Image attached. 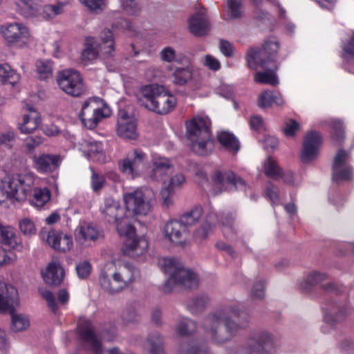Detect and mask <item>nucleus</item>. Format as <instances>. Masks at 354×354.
<instances>
[{
	"label": "nucleus",
	"instance_id": "nucleus-1",
	"mask_svg": "<svg viewBox=\"0 0 354 354\" xmlns=\"http://www.w3.org/2000/svg\"><path fill=\"white\" fill-rule=\"evenodd\" d=\"M240 315L237 306H225L209 313L204 319L203 326L214 343L222 344L230 341L238 330L243 327L242 324L232 319Z\"/></svg>",
	"mask_w": 354,
	"mask_h": 354
},
{
	"label": "nucleus",
	"instance_id": "nucleus-2",
	"mask_svg": "<svg viewBox=\"0 0 354 354\" xmlns=\"http://www.w3.org/2000/svg\"><path fill=\"white\" fill-rule=\"evenodd\" d=\"M187 137L192 151L206 156L214 148V141L210 131V120L206 116H196L187 122Z\"/></svg>",
	"mask_w": 354,
	"mask_h": 354
},
{
	"label": "nucleus",
	"instance_id": "nucleus-3",
	"mask_svg": "<svg viewBox=\"0 0 354 354\" xmlns=\"http://www.w3.org/2000/svg\"><path fill=\"white\" fill-rule=\"evenodd\" d=\"M138 100L142 106L162 115L171 112L176 105V97L158 84L143 86L138 91Z\"/></svg>",
	"mask_w": 354,
	"mask_h": 354
},
{
	"label": "nucleus",
	"instance_id": "nucleus-4",
	"mask_svg": "<svg viewBox=\"0 0 354 354\" xmlns=\"http://www.w3.org/2000/svg\"><path fill=\"white\" fill-rule=\"evenodd\" d=\"M161 270L169 277L164 286L165 292H170L176 286L186 288H195L198 284V276L189 269L185 268L178 261L172 258L163 257L158 260Z\"/></svg>",
	"mask_w": 354,
	"mask_h": 354
},
{
	"label": "nucleus",
	"instance_id": "nucleus-5",
	"mask_svg": "<svg viewBox=\"0 0 354 354\" xmlns=\"http://www.w3.org/2000/svg\"><path fill=\"white\" fill-rule=\"evenodd\" d=\"M123 200L127 212L133 215L146 216L152 211L156 194L152 189L142 187L124 193Z\"/></svg>",
	"mask_w": 354,
	"mask_h": 354
},
{
	"label": "nucleus",
	"instance_id": "nucleus-6",
	"mask_svg": "<svg viewBox=\"0 0 354 354\" xmlns=\"http://www.w3.org/2000/svg\"><path fill=\"white\" fill-rule=\"evenodd\" d=\"M118 233L125 237L124 252L131 257H138L144 254L148 248V241L143 236H138L136 230L129 221H123L118 225Z\"/></svg>",
	"mask_w": 354,
	"mask_h": 354
},
{
	"label": "nucleus",
	"instance_id": "nucleus-7",
	"mask_svg": "<svg viewBox=\"0 0 354 354\" xmlns=\"http://www.w3.org/2000/svg\"><path fill=\"white\" fill-rule=\"evenodd\" d=\"M110 114V109L105 106L102 100L99 97H91L83 103L80 118L85 127L92 129L97 127L100 121L109 117Z\"/></svg>",
	"mask_w": 354,
	"mask_h": 354
},
{
	"label": "nucleus",
	"instance_id": "nucleus-8",
	"mask_svg": "<svg viewBox=\"0 0 354 354\" xmlns=\"http://www.w3.org/2000/svg\"><path fill=\"white\" fill-rule=\"evenodd\" d=\"M279 42L276 38L268 39L261 49L251 48L246 56L248 66L252 69L263 66L266 63L275 64V57L279 49Z\"/></svg>",
	"mask_w": 354,
	"mask_h": 354
},
{
	"label": "nucleus",
	"instance_id": "nucleus-9",
	"mask_svg": "<svg viewBox=\"0 0 354 354\" xmlns=\"http://www.w3.org/2000/svg\"><path fill=\"white\" fill-rule=\"evenodd\" d=\"M0 33L5 41L11 46L23 47L30 37L28 27L22 23H6L0 26Z\"/></svg>",
	"mask_w": 354,
	"mask_h": 354
},
{
	"label": "nucleus",
	"instance_id": "nucleus-10",
	"mask_svg": "<svg viewBox=\"0 0 354 354\" xmlns=\"http://www.w3.org/2000/svg\"><path fill=\"white\" fill-rule=\"evenodd\" d=\"M59 87L68 95L78 97L86 92V87L80 73L73 69H66L58 74Z\"/></svg>",
	"mask_w": 354,
	"mask_h": 354
},
{
	"label": "nucleus",
	"instance_id": "nucleus-11",
	"mask_svg": "<svg viewBox=\"0 0 354 354\" xmlns=\"http://www.w3.org/2000/svg\"><path fill=\"white\" fill-rule=\"evenodd\" d=\"M213 192L215 194L232 189L246 191L245 182L232 171L222 172L216 170L212 176Z\"/></svg>",
	"mask_w": 354,
	"mask_h": 354
},
{
	"label": "nucleus",
	"instance_id": "nucleus-12",
	"mask_svg": "<svg viewBox=\"0 0 354 354\" xmlns=\"http://www.w3.org/2000/svg\"><path fill=\"white\" fill-rule=\"evenodd\" d=\"M103 237L102 232L91 223L82 221L74 230L75 241L81 249L92 247Z\"/></svg>",
	"mask_w": 354,
	"mask_h": 354
},
{
	"label": "nucleus",
	"instance_id": "nucleus-13",
	"mask_svg": "<svg viewBox=\"0 0 354 354\" xmlns=\"http://www.w3.org/2000/svg\"><path fill=\"white\" fill-rule=\"evenodd\" d=\"M162 233L164 239L174 245L185 246L188 243L187 228L180 220H172L164 225Z\"/></svg>",
	"mask_w": 354,
	"mask_h": 354
},
{
	"label": "nucleus",
	"instance_id": "nucleus-14",
	"mask_svg": "<svg viewBox=\"0 0 354 354\" xmlns=\"http://www.w3.org/2000/svg\"><path fill=\"white\" fill-rule=\"evenodd\" d=\"M147 161V155L139 149L134 150L119 162L120 170L127 176L134 178L140 176Z\"/></svg>",
	"mask_w": 354,
	"mask_h": 354
},
{
	"label": "nucleus",
	"instance_id": "nucleus-15",
	"mask_svg": "<svg viewBox=\"0 0 354 354\" xmlns=\"http://www.w3.org/2000/svg\"><path fill=\"white\" fill-rule=\"evenodd\" d=\"M350 158L349 152L344 149L337 151L332 166L333 180L339 183L352 179L353 168L349 165Z\"/></svg>",
	"mask_w": 354,
	"mask_h": 354
},
{
	"label": "nucleus",
	"instance_id": "nucleus-16",
	"mask_svg": "<svg viewBox=\"0 0 354 354\" xmlns=\"http://www.w3.org/2000/svg\"><path fill=\"white\" fill-rule=\"evenodd\" d=\"M151 165V168H148L145 172V178L149 181L162 182L165 184L166 176L172 168L171 160L159 155H153Z\"/></svg>",
	"mask_w": 354,
	"mask_h": 354
},
{
	"label": "nucleus",
	"instance_id": "nucleus-17",
	"mask_svg": "<svg viewBox=\"0 0 354 354\" xmlns=\"http://www.w3.org/2000/svg\"><path fill=\"white\" fill-rule=\"evenodd\" d=\"M322 143V137L317 131H310L304 139L300 158L303 163L309 164L317 159Z\"/></svg>",
	"mask_w": 354,
	"mask_h": 354
},
{
	"label": "nucleus",
	"instance_id": "nucleus-18",
	"mask_svg": "<svg viewBox=\"0 0 354 354\" xmlns=\"http://www.w3.org/2000/svg\"><path fill=\"white\" fill-rule=\"evenodd\" d=\"M112 277H115L122 290L127 288L140 277L139 270L128 262H113Z\"/></svg>",
	"mask_w": 354,
	"mask_h": 354
},
{
	"label": "nucleus",
	"instance_id": "nucleus-19",
	"mask_svg": "<svg viewBox=\"0 0 354 354\" xmlns=\"http://www.w3.org/2000/svg\"><path fill=\"white\" fill-rule=\"evenodd\" d=\"M276 339L268 331H260L252 334L248 339V346L259 354H270L275 348Z\"/></svg>",
	"mask_w": 354,
	"mask_h": 354
},
{
	"label": "nucleus",
	"instance_id": "nucleus-20",
	"mask_svg": "<svg viewBox=\"0 0 354 354\" xmlns=\"http://www.w3.org/2000/svg\"><path fill=\"white\" fill-rule=\"evenodd\" d=\"M209 28V21L204 8L196 10L187 19V29L194 36H204Z\"/></svg>",
	"mask_w": 354,
	"mask_h": 354
},
{
	"label": "nucleus",
	"instance_id": "nucleus-21",
	"mask_svg": "<svg viewBox=\"0 0 354 354\" xmlns=\"http://www.w3.org/2000/svg\"><path fill=\"white\" fill-rule=\"evenodd\" d=\"M137 120L125 111L120 110L118 114L117 134L123 138L136 140L138 137Z\"/></svg>",
	"mask_w": 354,
	"mask_h": 354
},
{
	"label": "nucleus",
	"instance_id": "nucleus-22",
	"mask_svg": "<svg viewBox=\"0 0 354 354\" xmlns=\"http://www.w3.org/2000/svg\"><path fill=\"white\" fill-rule=\"evenodd\" d=\"M100 212L107 222L116 224L117 230L119 223L125 220L129 221L127 216H124V209L119 201L111 197L105 198L104 204L100 207Z\"/></svg>",
	"mask_w": 354,
	"mask_h": 354
},
{
	"label": "nucleus",
	"instance_id": "nucleus-23",
	"mask_svg": "<svg viewBox=\"0 0 354 354\" xmlns=\"http://www.w3.org/2000/svg\"><path fill=\"white\" fill-rule=\"evenodd\" d=\"M80 150L90 160L104 162L106 160L103 144L91 138L82 139L79 143Z\"/></svg>",
	"mask_w": 354,
	"mask_h": 354
},
{
	"label": "nucleus",
	"instance_id": "nucleus-24",
	"mask_svg": "<svg viewBox=\"0 0 354 354\" xmlns=\"http://www.w3.org/2000/svg\"><path fill=\"white\" fill-rule=\"evenodd\" d=\"M78 330L82 339L86 346L95 353L102 352L101 342L95 335L91 323L86 319H81L78 324Z\"/></svg>",
	"mask_w": 354,
	"mask_h": 354
},
{
	"label": "nucleus",
	"instance_id": "nucleus-25",
	"mask_svg": "<svg viewBox=\"0 0 354 354\" xmlns=\"http://www.w3.org/2000/svg\"><path fill=\"white\" fill-rule=\"evenodd\" d=\"M18 304L17 290L12 285L0 281V313L11 311Z\"/></svg>",
	"mask_w": 354,
	"mask_h": 354
},
{
	"label": "nucleus",
	"instance_id": "nucleus-26",
	"mask_svg": "<svg viewBox=\"0 0 354 354\" xmlns=\"http://www.w3.org/2000/svg\"><path fill=\"white\" fill-rule=\"evenodd\" d=\"M46 242L55 250L64 253L70 251L73 247L72 236L57 230L48 232Z\"/></svg>",
	"mask_w": 354,
	"mask_h": 354
},
{
	"label": "nucleus",
	"instance_id": "nucleus-27",
	"mask_svg": "<svg viewBox=\"0 0 354 354\" xmlns=\"http://www.w3.org/2000/svg\"><path fill=\"white\" fill-rule=\"evenodd\" d=\"M0 196L16 201L25 200V195L20 192L16 176H6L1 180Z\"/></svg>",
	"mask_w": 354,
	"mask_h": 354
},
{
	"label": "nucleus",
	"instance_id": "nucleus-28",
	"mask_svg": "<svg viewBox=\"0 0 354 354\" xmlns=\"http://www.w3.org/2000/svg\"><path fill=\"white\" fill-rule=\"evenodd\" d=\"M64 271L57 258H53L41 271V277L47 284L58 285L64 278Z\"/></svg>",
	"mask_w": 354,
	"mask_h": 354
},
{
	"label": "nucleus",
	"instance_id": "nucleus-29",
	"mask_svg": "<svg viewBox=\"0 0 354 354\" xmlns=\"http://www.w3.org/2000/svg\"><path fill=\"white\" fill-rule=\"evenodd\" d=\"M113 268V262L106 263L102 269L99 276V283L101 288L110 294L119 292L122 290L115 277H112Z\"/></svg>",
	"mask_w": 354,
	"mask_h": 354
},
{
	"label": "nucleus",
	"instance_id": "nucleus-30",
	"mask_svg": "<svg viewBox=\"0 0 354 354\" xmlns=\"http://www.w3.org/2000/svg\"><path fill=\"white\" fill-rule=\"evenodd\" d=\"M58 161L59 157L54 155L41 154L33 157V165L40 173L51 171L57 167Z\"/></svg>",
	"mask_w": 354,
	"mask_h": 354
},
{
	"label": "nucleus",
	"instance_id": "nucleus-31",
	"mask_svg": "<svg viewBox=\"0 0 354 354\" xmlns=\"http://www.w3.org/2000/svg\"><path fill=\"white\" fill-rule=\"evenodd\" d=\"M17 12L24 17L36 16L41 8V0H15Z\"/></svg>",
	"mask_w": 354,
	"mask_h": 354
},
{
	"label": "nucleus",
	"instance_id": "nucleus-32",
	"mask_svg": "<svg viewBox=\"0 0 354 354\" xmlns=\"http://www.w3.org/2000/svg\"><path fill=\"white\" fill-rule=\"evenodd\" d=\"M328 279V275L322 272L313 270L308 273L299 283V288L306 292H310L313 287L321 284Z\"/></svg>",
	"mask_w": 354,
	"mask_h": 354
},
{
	"label": "nucleus",
	"instance_id": "nucleus-33",
	"mask_svg": "<svg viewBox=\"0 0 354 354\" xmlns=\"http://www.w3.org/2000/svg\"><path fill=\"white\" fill-rule=\"evenodd\" d=\"M273 104L277 106H282L285 104V100L280 93L268 90L259 94L257 99V105L260 108H269Z\"/></svg>",
	"mask_w": 354,
	"mask_h": 354
},
{
	"label": "nucleus",
	"instance_id": "nucleus-34",
	"mask_svg": "<svg viewBox=\"0 0 354 354\" xmlns=\"http://www.w3.org/2000/svg\"><path fill=\"white\" fill-rule=\"evenodd\" d=\"M100 53H102L101 48L97 40L93 37L86 38L84 49L82 53V60L86 63L93 62L98 58Z\"/></svg>",
	"mask_w": 354,
	"mask_h": 354
},
{
	"label": "nucleus",
	"instance_id": "nucleus-35",
	"mask_svg": "<svg viewBox=\"0 0 354 354\" xmlns=\"http://www.w3.org/2000/svg\"><path fill=\"white\" fill-rule=\"evenodd\" d=\"M40 123L41 118L39 113H33L32 115H22L17 127L21 133L29 134L36 130Z\"/></svg>",
	"mask_w": 354,
	"mask_h": 354
},
{
	"label": "nucleus",
	"instance_id": "nucleus-36",
	"mask_svg": "<svg viewBox=\"0 0 354 354\" xmlns=\"http://www.w3.org/2000/svg\"><path fill=\"white\" fill-rule=\"evenodd\" d=\"M172 82L178 86H183L193 78V68L188 65L186 67H176L171 74Z\"/></svg>",
	"mask_w": 354,
	"mask_h": 354
},
{
	"label": "nucleus",
	"instance_id": "nucleus-37",
	"mask_svg": "<svg viewBox=\"0 0 354 354\" xmlns=\"http://www.w3.org/2000/svg\"><path fill=\"white\" fill-rule=\"evenodd\" d=\"M64 6L65 4L61 2H58L56 4H46L43 6H41L36 16L41 17L45 20L53 19L58 15L63 13Z\"/></svg>",
	"mask_w": 354,
	"mask_h": 354
},
{
	"label": "nucleus",
	"instance_id": "nucleus-38",
	"mask_svg": "<svg viewBox=\"0 0 354 354\" xmlns=\"http://www.w3.org/2000/svg\"><path fill=\"white\" fill-rule=\"evenodd\" d=\"M50 192L47 188H35L30 198L32 206L40 209L50 200Z\"/></svg>",
	"mask_w": 354,
	"mask_h": 354
},
{
	"label": "nucleus",
	"instance_id": "nucleus-39",
	"mask_svg": "<svg viewBox=\"0 0 354 354\" xmlns=\"http://www.w3.org/2000/svg\"><path fill=\"white\" fill-rule=\"evenodd\" d=\"M277 68L276 64H272L270 68L265 71L257 73L254 75V81L261 84L277 85L279 80L276 75Z\"/></svg>",
	"mask_w": 354,
	"mask_h": 354
},
{
	"label": "nucleus",
	"instance_id": "nucleus-40",
	"mask_svg": "<svg viewBox=\"0 0 354 354\" xmlns=\"http://www.w3.org/2000/svg\"><path fill=\"white\" fill-rule=\"evenodd\" d=\"M348 314V308L344 306L335 305L326 313L324 319L326 323L333 324L343 321Z\"/></svg>",
	"mask_w": 354,
	"mask_h": 354
},
{
	"label": "nucleus",
	"instance_id": "nucleus-41",
	"mask_svg": "<svg viewBox=\"0 0 354 354\" xmlns=\"http://www.w3.org/2000/svg\"><path fill=\"white\" fill-rule=\"evenodd\" d=\"M263 170L266 176L274 180H278L282 177V169L279 167L277 160L272 157H268L264 160Z\"/></svg>",
	"mask_w": 354,
	"mask_h": 354
},
{
	"label": "nucleus",
	"instance_id": "nucleus-42",
	"mask_svg": "<svg viewBox=\"0 0 354 354\" xmlns=\"http://www.w3.org/2000/svg\"><path fill=\"white\" fill-rule=\"evenodd\" d=\"M17 181L19 186L20 192L25 195V200L30 194L32 186L36 180L35 175L32 172H28L16 176Z\"/></svg>",
	"mask_w": 354,
	"mask_h": 354
},
{
	"label": "nucleus",
	"instance_id": "nucleus-43",
	"mask_svg": "<svg viewBox=\"0 0 354 354\" xmlns=\"http://www.w3.org/2000/svg\"><path fill=\"white\" fill-rule=\"evenodd\" d=\"M102 53L111 55L115 50V39L113 32L109 29H104L100 34Z\"/></svg>",
	"mask_w": 354,
	"mask_h": 354
},
{
	"label": "nucleus",
	"instance_id": "nucleus-44",
	"mask_svg": "<svg viewBox=\"0 0 354 354\" xmlns=\"http://www.w3.org/2000/svg\"><path fill=\"white\" fill-rule=\"evenodd\" d=\"M0 242L10 248H15L17 247V240L15 229L10 225L0 226Z\"/></svg>",
	"mask_w": 354,
	"mask_h": 354
},
{
	"label": "nucleus",
	"instance_id": "nucleus-45",
	"mask_svg": "<svg viewBox=\"0 0 354 354\" xmlns=\"http://www.w3.org/2000/svg\"><path fill=\"white\" fill-rule=\"evenodd\" d=\"M227 19H241L244 14L242 0H227Z\"/></svg>",
	"mask_w": 354,
	"mask_h": 354
},
{
	"label": "nucleus",
	"instance_id": "nucleus-46",
	"mask_svg": "<svg viewBox=\"0 0 354 354\" xmlns=\"http://www.w3.org/2000/svg\"><path fill=\"white\" fill-rule=\"evenodd\" d=\"M219 142L227 150L236 153L239 150V143L232 133L223 131L218 135Z\"/></svg>",
	"mask_w": 354,
	"mask_h": 354
},
{
	"label": "nucleus",
	"instance_id": "nucleus-47",
	"mask_svg": "<svg viewBox=\"0 0 354 354\" xmlns=\"http://www.w3.org/2000/svg\"><path fill=\"white\" fill-rule=\"evenodd\" d=\"M203 209L200 206H196L189 211L184 213L179 218L180 221L187 227L195 225L201 218Z\"/></svg>",
	"mask_w": 354,
	"mask_h": 354
},
{
	"label": "nucleus",
	"instance_id": "nucleus-48",
	"mask_svg": "<svg viewBox=\"0 0 354 354\" xmlns=\"http://www.w3.org/2000/svg\"><path fill=\"white\" fill-rule=\"evenodd\" d=\"M19 80V75L8 65H0V83L14 86Z\"/></svg>",
	"mask_w": 354,
	"mask_h": 354
},
{
	"label": "nucleus",
	"instance_id": "nucleus-49",
	"mask_svg": "<svg viewBox=\"0 0 354 354\" xmlns=\"http://www.w3.org/2000/svg\"><path fill=\"white\" fill-rule=\"evenodd\" d=\"M36 71L41 80H48L53 77V62L48 59H40L36 63Z\"/></svg>",
	"mask_w": 354,
	"mask_h": 354
},
{
	"label": "nucleus",
	"instance_id": "nucleus-50",
	"mask_svg": "<svg viewBox=\"0 0 354 354\" xmlns=\"http://www.w3.org/2000/svg\"><path fill=\"white\" fill-rule=\"evenodd\" d=\"M162 345V337L158 333H155L149 336L146 348L152 354H161L163 351Z\"/></svg>",
	"mask_w": 354,
	"mask_h": 354
},
{
	"label": "nucleus",
	"instance_id": "nucleus-51",
	"mask_svg": "<svg viewBox=\"0 0 354 354\" xmlns=\"http://www.w3.org/2000/svg\"><path fill=\"white\" fill-rule=\"evenodd\" d=\"M13 310L10 312L12 315V329L15 331H22L27 329L30 326V320L27 315L21 313H14Z\"/></svg>",
	"mask_w": 354,
	"mask_h": 354
},
{
	"label": "nucleus",
	"instance_id": "nucleus-52",
	"mask_svg": "<svg viewBox=\"0 0 354 354\" xmlns=\"http://www.w3.org/2000/svg\"><path fill=\"white\" fill-rule=\"evenodd\" d=\"M265 195L272 205H279L282 201L279 188L271 183H268L265 188Z\"/></svg>",
	"mask_w": 354,
	"mask_h": 354
},
{
	"label": "nucleus",
	"instance_id": "nucleus-53",
	"mask_svg": "<svg viewBox=\"0 0 354 354\" xmlns=\"http://www.w3.org/2000/svg\"><path fill=\"white\" fill-rule=\"evenodd\" d=\"M196 323L188 318L181 319L176 326V332L180 335H187L196 330Z\"/></svg>",
	"mask_w": 354,
	"mask_h": 354
},
{
	"label": "nucleus",
	"instance_id": "nucleus-54",
	"mask_svg": "<svg viewBox=\"0 0 354 354\" xmlns=\"http://www.w3.org/2000/svg\"><path fill=\"white\" fill-rule=\"evenodd\" d=\"M208 301V298L206 297H197L189 301L188 308L192 313L198 314L205 309Z\"/></svg>",
	"mask_w": 354,
	"mask_h": 354
},
{
	"label": "nucleus",
	"instance_id": "nucleus-55",
	"mask_svg": "<svg viewBox=\"0 0 354 354\" xmlns=\"http://www.w3.org/2000/svg\"><path fill=\"white\" fill-rule=\"evenodd\" d=\"M122 10L129 15H137L141 9L140 0H120Z\"/></svg>",
	"mask_w": 354,
	"mask_h": 354
},
{
	"label": "nucleus",
	"instance_id": "nucleus-56",
	"mask_svg": "<svg viewBox=\"0 0 354 354\" xmlns=\"http://www.w3.org/2000/svg\"><path fill=\"white\" fill-rule=\"evenodd\" d=\"M160 57L161 60L168 63H171L173 62H180V59L178 57L176 51L174 48L171 46L164 47L160 52Z\"/></svg>",
	"mask_w": 354,
	"mask_h": 354
},
{
	"label": "nucleus",
	"instance_id": "nucleus-57",
	"mask_svg": "<svg viewBox=\"0 0 354 354\" xmlns=\"http://www.w3.org/2000/svg\"><path fill=\"white\" fill-rule=\"evenodd\" d=\"M160 196L164 207L168 208L174 205V190L164 185L160 190Z\"/></svg>",
	"mask_w": 354,
	"mask_h": 354
},
{
	"label": "nucleus",
	"instance_id": "nucleus-58",
	"mask_svg": "<svg viewBox=\"0 0 354 354\" xmlns=\"http://www.w3.org/2000/svg\"><path fill=\"white\" fill-rule=\"evenodd\" d=\"M75 270L77 277L81 279H85L90 275L92 266L88 261H82L77 263Z\"/></svg>",
	"mask_w": 354,
	"mask_h": 354
},
{
	"label": "nucleus",
	"instance_id": "nucleus-59",
	"mask_svg": "<svg viewBox=\"0 0 354 354\" xmlns=\"http://www.w3.org/2000/svg\"><path fill=\"white\" fill-rule=\"evenodd\" d=\"M19 227L21 233L26 236H32L36 233L35 225L30 218L21 219L19 221Z\"/></svg>",
	"mask_w": 354,
	"mask_h": 354
},
{
	"label": "nucleus",
	"instance_id": "nucleus-60",
	"mask_svg": "<svg viewBox=\"0 0 354 354\" xmlns=\"http://www.w3.org/2000/svg\"><path fill=\"white\" fill-rule=\"evenodd\" d=\"M266 282L263 279H258L254 281L251 292L254 299H262L265 295Z\"/></svg>",
	"mask_w": 354,
	"mask_h": 354
},
{
	"label": "nucleus",
	"instance_id": "nucleus-61",
	"mask_svg": "<svg viewBox=\"0 0 354 354\" xmlns=\"http://www.w3.org/2000/svg\"><path fill=\"white\" fill-rule=\"evenodd\" d=\"M206 353L205 347L199 346L196 343L192 342L182 347L180 354H206Z\"/></svg>",
	"mask_w": 354,
	"mask_h": 354
},
{
	"label": "nucleus",
	"instance_id": "nucleus-62",
	"mask_svg": "<svg viewBox=\"0 0 354 354\" xmlns=\"http://www.w3.org/2000/svg\"><path fill=\"white\" fill-rule=\"evenodd\" d=\"M212 228V227L209 225H207V223H203L200 227L197 228L194 232V239L198 242H201L206 239L208 237V235L209 234Z\"/></svg>",
	"mask_w": 354,
	"mask_h": 354
},
{
	"label": "nucleus",
	"instance_id": "nucleus-63",
	"mask_svg": "<svg viewBox=\"0 0 354 354\" xmlns=\"http://www.w3.org/2000/svg\"><path fill=\"white\" fill-rule=\"evenodd\" d=\"M91 187L94 192L100 190L105 184V178L102 174L96 173L94 170L91 169Z\"/></svg>",
	"mask_w": 354,
	"mask_h": 354
},
{
	"label": "nucleus",
	"instance_id": "nucleus-64",
	"mask_svg": "<svg viewBox=\"0 0 354 354\" xmlns=\"http://www.w3.org/2000/svg\"><path fill=\"white\" fill-rule=\"evenodd\" d=\"M342 57L345 59L354 57V31L351 38L342 44Z\"/></svg>",
	"mask_w": 354,
	"mask_h": 354
}]
</instances>
